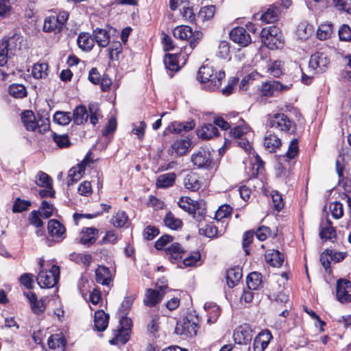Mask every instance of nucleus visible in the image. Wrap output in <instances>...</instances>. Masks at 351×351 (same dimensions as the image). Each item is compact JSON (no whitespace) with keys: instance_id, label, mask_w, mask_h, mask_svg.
Returning <instances> with one entry per match:
<instances>
[{"instance_id":"f257e3e1","label":"nucleus","mask_w":351,"mask_h":351,"mask_svg":"<svg viewBox=\"0 0 351 351\" xmlns=\"http://www.w3.org/2000/svg\"><path fill=\"white\" fill-rule=\"evenodd\" d=\"M225 76L223 71H217L208 64L202 66L197 73V79L202 84V88L210 92L219 88Z\"/></svg>"},{"instance_id":"f03ea898","label":"nucleus","mask_w":351,"mask_h":351,"mask_svg":"<svg viewBox=\"0 0 351 351\" xmlns=\"http://www.w3.org/2000/svg\"><path fill=\"white\" fill-rule=\"evenodd\" d=\"M173 36L182 40H190V47L194 49L200 39L202 38V33L199 31L193 32L192 28L188 25H180L173 30Z\"/></svg>"},{"instance_id":"7ed1b4c3","label":"nucleus","mask_w":351,"mask_h":351,"mask_svg":"<svg viewBox=\"0 0 351 351\" xmlns=\"http://www.w3.org/2000/svg\"><path fill=\"white\" fill-rule=\"evenodd\" d=\"M59 267L53 265L49 269H42L37 276V282L41 288L53 287L59 280Z\"/></svg>"},{"instance_id":"20e7f679","label":"nucleus","mask_w":351,"mask_h":351,"mask_svg":"<svg viewBox=\"0 0 351 351\" xmlns=\"http://www.w3.org/2000/svg\"><path fill=\"white\" fill-rule=\"evenodd\" d=\"M69 12L60 11L57 15H51L45 19L43 30L47 32H60L69 19Z\"/></svg>"},{"instance_id":"39448f33","label":"nucleus","mask_w":351,"mask_h":351,"mask_svg":"<svg viewBox=\"0 0 351 351\" xmlns=\"http://www.w3.org/2000/svg\"><path fill=\"white\" fill-rule=\"evenodd\" d=\"M191 160L197 169H212L214 162L211 152L206 148H200L191 155Z\"/></svg>"},{"instance_id":"423d86ee","label":"nucleus","mask_w":351,"mask_h":351,"mask_svg":"<svg viewBox=\"0 0 351 351\" xmlns=\"http://www.w3.org/2000/svg\"><path fill=\"white\" fill-rule=\"evenodd\" d=\"M330 64L328 56L324 52L317 51L311 55L308 66L313 71V73H319L325 72Z\"/></svg>"},{"instance_id":"0eeeda50","label":"nucleus","mask_w":351,"mask_h":351,"mask_svg":"<svg viewBox=\"0 0 351 351\" xmlns=\"http://www.w3.org/2000/svg\"><path fill=\"white\" fill-rule=\"evenodd\" d=\"M336 298L341 304L351 302V281L340 278L336 283Z\"/></svg>"},{"instance_id":"6e6552de","label":"nucleus","mask_w":351,"mask_h":351,"mask_svg":"<svg viewBox=\"0 0 351 351\" xmlns=\"http://www.w3.org/2000/svg\"><path fill=\"white\" fill-rule=\"evenodd\" d=\"M291 84L284 85L279 81L271 80L263 83L259 90L262 96L271 97L275 95L276 93H280L289 90Z\"/></svg>"},{"instance_id":"1a4fd4ad","label":"nucleus","mask_w":351,"mask_h":351,"mask_svg":"<svg viewBox=\"0 0 351 351\" xmlns=\"http://www.w3.org/2000/svg\"><path fill=\"white\" fill-rule=\"evenodd\" d=\"M252 337L253 331L248 324L238 326L233 333L234 342L240 345L250 344Z\"/></svg>"},{"instance_id":"9d476101","label":"nucleus","mask_w":351,"mask_h":351,"mask_svg":"<svg viewBox=\"0 0 351 351\" xmlns=\"http://www.w3.org/2000/svg\"><path fill=\"white\" fill-rule=\"evenodd\" d=\"M269 125L278 131L288 132L291 129L292 122L286 114L278 113L271 117Z\"/></svg>"},{"instance_id":"9b49d317","label":"nucleus","mask_w":351,"mask_h":351,"mask_svg":"<svg viewBox=\"0 0 351 351\" xmlns=\"http://www.w3.org/2000/svg\"><path fill=\"white\" fill-rule=\"evenodd\" d=\"M90 162L89 154H87L80 163L69 169L67 176L68 186L73 184L82 178L86 165Z\"/></svg>"},{"instance_id":"f8f14e48","label":"nucleus","mask_w":351,"mask_h":351,"mask_svg":"<svg viewBox=\"0 0 351 351\" xmlns=\"http://www.w3.org/2000/svg\"><path fill=\"white\" fill-rule=\"evenodd\" d=\"M165 252L168 260L173 264L180 263L186 252V250L177 242L165 247Z\"/></svg>"},{"instance_id":"ddd939ff","label":"nucleus","mask_w":351,"mask_h":351,"mask_svg":"<svg viewBox=\"0 0 351 351\" xmlns=\"http://www.w3.org/2000/svg\"><path fill=\"white\" fill-rule=\"evenodd\" d=\"M229 35L230 39L241 47H246L252 42L249 32L243 27L233 28Z\"/></svg>"},{"instance_id":"4468645a","label":"nucleus","mask_w":351,"mask_h":351,"mask_svg":"<svg viewBox=\"0 0 351 351\" xmlns=\"http://www.w3.org/2000/svg\"><path fill=\"white\" fill-rule=\"evenodd\" d=\"M47 230L49 235L56 242L62 241L65 236V228L56 219H50L47 224Z\"/></svg>"},{"instance_id":"2eb2a0df","label":"nucleus","mask_w":351,"mask_h":351,"mask_svg":"<svg viewBox=\"0 0 351 351\" xmlns=\"http://www.w3.org/2000/svg\"><path fill=\"white\" fill-rule=\"evenodd\" d=\"M99 237V230L95 228H84L80 233L79 243L89 247L93 245Z\"/></svg>"},{"instance_id":"dca6fc26","label":"nucleus","mask_w":351,"mask_h":351,"mask_svg":"<svg viewBox=\"0 0 351 351\" xmlns=\"http://www.w3.org/2000/svg\"><path fill=\"white\" fill-rule=\"evenodd\" d=\"M14 38H9L8 40H0V66H4L9 57L12 54V43Z\"/></svg>"},{"instance_id":"f3484780","label":"nucleus","mask_w":351,"mask_h":351,"mask_svg":"<svg viewBox=\"0 0 351 351\" xmlns=\"http://www.w3.org/2000/svg\"><path fill=\"white\" fill-rule=\"evenodd\" d=\"M178 204L179 207L184 211H186L190 214H194V217L196 218L197 220H201V218L202 217V215H199L198 217L195 216V211L197 209V203L196 202L189 197H182Z\"/></svg>"},{"instance_id":"a211bd4d","label":"nucleus","mask_w":351,"mask_h":351,"mask_svg":"<svg viewBox=\"0 0 351 351\" xmlns=\"http://www.w3.org/2000/svg\"><path fill=\"white\" fill-rule=\"evenodd\" d=\"M191 146V141L187 138L178 139L172 143L169 152L171 154H176V156L184 155Z\"/></svg>"},{"instance_id":"6ab92c4d","label":"nucleus","mask_w":351,"mask_h":351,"mask_svg":"<svg viewBox=\"0 0 351 351\" xmlns=\"http://www.w3.org/2000/svg\"><path fill=\"white\" fill-rule=\"evenodd\" d=\"M163 295V293H161L160 291L158 290L147 289L146 290L145 297L144 298L143 302L147 306H155L162 300Z\"/></svg>"},{"instance_id":"aec40b11","label":"nucleus","mask_w":351,"mask_h":351,"mask_svg":"<svg viewBox=\"0 0 351 351\" xmlns=\"http://www.w3.org/2000/svg\"><path fill=\"white\" fill-rule=\"evenodd\" d=\"M24 295L27 298L32 311L36 314H40L45 309L44 301L43 300H38L36 294L32 291L24 292Z\"/></svg>"},{"instance_id":"412c9836","label":"nucleus","mask_w":351,"mask_h":351,"mask_svg":"<svg viewBox=\"0 0 351 351\" xmlns=\"http://www.w3.org/2000/svg\"><path fill=\"white\" fill-rule=\"evenodd\" d=\"M326 224L321 223L319 226V237L323 241L330 240L336 238V230L332 226V222L329 219L326 221Z\"/></svg>"},{"instance_id":"4be33fe9","label":"nucleus","mask_w":351,"mask_h":351,"mask_svg":"<svg viewBox=\"0 0 351 351\" xmlns=\"http://www.w3.org/2000/svg\"><path fill=\"white\" fill-rule=\"evenodd\" d=\"M280 14V8L275 5H272L262 14L261 19L265 23H272L278 20Z\"/></svg>"},{"instance_id":"5701e85b","label":"nucleus","mask_w":351,"mask_h":351,"mask_svg":"<svg viewBox=\"0 0 351 351\" xmlns=\"http://www.w3.org/2000/svg\"><path fill=\"white\" fill-rule=\"evenodd\" d=\"M176 175L175 173H167L160 175L156 182L157 188L165 189L172 186L176 181Z\"/></svg>"},{"instance_id":"b1692460","label":"nucleus","mask_w":351,"mask_h":351,"mask_svg":"<svg viewBox=\"0 0 351 351\" xmlns=\"http://www.w3.org/2000/svg\"><path fill=\"white\" fill-rule=\"evenodd\" d=\"M265 256L266 261L272 267H279L284 261V256L278 250H268Z\"/></svg>"},{"instance_id":"393cba45","label":"nucleus","mask_w":351,"mask_h":351,"mask_svg":"<svg viewBox=\"0 0 351 351\" xmlns=\"http://www.w3.org/2000/svg\"><path fill=\"white\" fill-rule=\"evenodd\" d=\"M219 134L217 128L211 123L205 124L197 130V136L204 140H208Z\"/></svg>"},{"instance_id":"a878e982","label":"nucleus","mask_w":351,"mask_h":351,"mask_svg":"<svg viewBox=\"0 0 351 351\" xmlns=\"http://www.w3.org/2000/svg\"><path fill=\"white\" fill-rule=\"evenodd\" d=\"M95 280L99 284L108 285L111 281V274L109 269L99 265L95 270Z\"/></svg>"},{"instance_id":"bb28decb","label":"nucleus","mask_w":351,"mask_h":351,"mask_svg":"<svg viewBox=\"0 0 351 351\" xmlns=\"http://www.w3.org/2000/svg\"><path fill=\"white\" fill-rule=\"evenodd\" d=\"M184 185L186 189L196 191L201 187L202 183L197 173H190L184 177Z\"/></svg>"},{"instance_id":"cd10ccee","label":"nucleus","mask_w":351,"mask_h":351,"mask_svg":"<svg viewBox=\"0 0 351 351\" xmlns=\"http://www.w3.org/2000/svg\"><path fill=\"white\" fill-rule=\"evenodd\" d=\"M93 35L94 36V41H95L99 46L106 47L108 45L110 35L106 29L96 28L93 31Z\"/></svg>"},{"instance_id":"c85d7f7f","label":"nucleus","mask_w":351,"mask_h":351,"mask_svg":"<svg viewBox=\"0 0 351 351\" xmlns=\"http://www.w3.org/2000/svg\"><path fill=\"white\" fill-rule=\"evenodd\" d=\"M204 309L207 313V323L211 324L216 322L221 314L219 306L213 303H206L204 304Z\"/></svg>"},{"instance_id":"c756f323","label":"nucleus","mask_w":351,"mask_h":351,"mask_svg":"<svg viewBox=\"0 0 351 351\" xmlns=\"http://www.w3.org/2000/svg\"><path fill=\"white\" fill-rule=\"evenodd\" d=\"M22 122L25 128L29 131H34L37 128L38 123L36 121V117L32 110H26L22 113Z\"/></svg>"},{"instance_id":"7c9ffc66","label":"nucleus","mask_w":351,"mask_h":351,"mask_svg":"<svg viewBox=\"0 0 351 351\" xmlns=\"http://www.w3.org/2000/svg\"><path fill=\"white\" fill-rule=\"evenodd\" d=\"M77 43L79 47L86 51H90L95 45L94 39L88 33L84 32L79 34Z\"/></svg>"},{"instance_id":"2f4dec72","label":"nucleus","mask_w":351,"mask_h":351,"mask_svg":"<svg viewBox=\"0 0 351 351\" xmlns=\"http://www.w3.org/2000/svg\"><path fill=\"white\" fill-rule=\"evenodd\" d=\"M281 145V140L274 134L268 133L264 139V146L265 149L272 153L275 152L276 149Z\"/></svg>"},{"instance_id":"473e14b6","label":"nucleus","mask_w":351,"mask_h":351,"mask_svg":"<svg viewBox=\"0 0 351 351\" xmlns=\"http://www.w3.org/2000/svg\"><path fill=\"white\" fill-rule=\"evenodd\" d=\"M242 278L241 269L239 267L230 268L226 271V280L228 287H234Z\"/></svg>"},{"instance_id":"72a5a7b5","label":"nucleus","mask_w":351,"mask_h":351,"mask_svg":"<svg viewBox=\"0 0 351 351\" xmlns=\"http://www.w3.org/2000/svg\"><path fill=\"white\" fill-rule=\"evenodd\" d=\"M109 317L103 311H98L95 313V327L98 331H104L108 324Z\"/></svg>"},{"instance_id":"f704fd0d","label":"nucleus","mask_w":351,"mask_h":351,"mask_svg":"<svg viewBox=\"0 0 351 351\" xmlns=\"http://www.w3.org/2000/svg\"><path fill=\"white\" fill-rule=\"evenodd\" d=\"M197 327V325L194 323L191 324L190 322H184L183 324H177L175 332L177 335H186V336H193L196 335V330L195 328Z\"/></svg>"},{"instance_id":"c9c22d12","label":"nucleus","mask_w":351,"mask_h":351,"mask_svg":"<svg viewBox=\"0 0 351 351\" xmlns=\"http://www.w3.org/2000/svg\"><path fill=\"white\" fill-rule=\"evenodd\" d=\"M88 114L87 110L84 106H77L73 113V121L77 125H82L87 121Z\"/></svg>"},{"instance_id":"e433bc0d","label":"nucleus","mask_w":351,"mask_h":351,"mask_svg":"<svg viewBox=\"0 0 351 351\" xmlns=\"http://www.w3.org/2000/svg\"><path fill=\"white\" fill-rule=\"evenodd\" d=\"M247 288L250 290H257L262 284V275L259 272L253 271L248 274L246 279Z\"/></svg>"},{"instance_id":"4c0bfd02","label":"nucleus","mask_w":351,"mask_h":351,"mask_svg":"<svg viewBox=\"0 0 351 351\" xmlns=\"http://www.w3.org/2000/svg\"><path fill=\"white\" fill-rule=\"evenodd\" d=\"M130 339V332L128 330L119 329L114 334V337L109 341L111 345L123 346L128 342Z\"/></svg>"},{"instance_id":"58836bf2","label":"nucleus","mask_w":351,"mask_h":351,"mask_svg":"<svg viewBox=\"0 0 351 351\" xmlns=\"http://www.w3.org/2000/svg\"><path fill=\"white\" fill-rule=\"evenodd\" d=\"M313 32V26L306 22L300 23L297 28L296 34L301 40L307 39Z\"/></svg>"},{"instance_id":"ea45409f","label":"nucleus","mask_w":351,"mask_h":351,"mask_svg":"<svg viewBox=\"0 0 351 351\" xmlns=\"http://www.w3.org/2000/svg\"><path fill=\"white\" fill-rule=\"evenodd\" d=\"M163 62L165 68L171 72H176L179 70V66L178 64V57L176 55L167 53L164 56Z\"/></svg>"},{"instance_id":"a19ab883","label":"nucleus","mask_w":351,"mask_h":351,"mask_svg":"<svg viewBox=\"0 0 351 351\" xmlns=\"http://www.w3.org/2000/svg\"><path fill=\"white\" fill-rule=\"evenodd\" d=\"M163 221L165 225L172 230H178L182 226V221L176 218L171 212L167 213Z\"/></svg>"},{"instance_id":"79ce46f5","label":"nucleus","mask_w":351,"mask_h":351,"mask_svg":"<svg viewBox=\"0 0 351 351\" xmlns=\"http://www.w3.org/2000/svg\"><path fill=\"white\" fill-rule=\"evenodd\" d=\"M48 64L47 63L35 64L32 69V74L36 79H41L47 75Z\"/></svg>"},{"instance_id":"37998d69","label":"nucleus","mask_w":351,"mask_h":351,"mask_svg":"<svg viewBox=\"0 0 351 351\" xmlns=\"http://www.w3.org/2000/svg\"><path fill=\"white\" fill-rule=\"evenodd\" d=\"M9 93L15 98L21 99L27 96V90L23 84H13L9 86Z\"/></svg>"},{"instance_id":"c03bdc74","label":"nucleus","mask_w":351,"mask_h":351,"mask_svg":"<svg viewBox=\"0 0 351 351\" xmlns=\"http://www.w3.org/2000/svg\"><path fill=\"white\" fill-rule=\"evenodd\" d=\"M332 32L333 27L331 23L322 24L317 31V36L319 40H324L330 37Z\"/></svg>"},{"instance_id":"a18cd8bd","label":"nucleus","mask_w":351,"mask_h":351,"mask_svg":"<svg viewBox=\"0 0 351 351\" xmlns=\"http://www.w3.org/2000/svg\"><path fill=\"white\" fill-rule=\"evenodd\" d=\"M31 206L32 202L30 201L17 197L14 202L12 210L14 213H22L28 210Z\"/></svg>"},{"instance_id":"49530a36","label":"nucleus","mask_w":351,"mask_h":351,"mask_svg":"<svg viewBox=\"0 0 351 351\" xmlns=\"http://www.w3.org/2000/svg\"><path fill=\"white\" fill-rule=\"evenodd\" d=\"M267 72L274 77H279L282 74V62L274 60L267 65Z\"/></svg>"},{"instance_id":"de8ad7c7","label":"nucleus","mask_w":351,"mask_h":351,"mask_svg":"<svg viewBox=\"0 0 351 351\" xmlns=\"http://www.w3.org/2000/svg\"><path fill=\"white\" fill-rule=\"evenodd\" d=\"M215 12V6L210 5L202 7L199 11L197 17L202 21L211 19Z\"/></svg>"},{"instance_id":"09e8293b","label":"nucleus","mask_w":351,"mask_h":351,"mask_svg":"<svg viewBox=\"0 0 351 351\" xmlns=\"http://www.w3.org/2000/svg\"><path fill=\"white\" fill-rule=\"evenodd\" d=\"M36 184L38 186L50 189L52 186V180L46 173L39 171L36 176Z\"/></svg>"},{"instance_id":"8fccbe9b","label":"nucleus","mask_w":351,"mask_h":351,"mask_svg":"<svg viewBox=\"0 0 351 351\" xmlns=\"http://www.w3.org/2000/svg\"><path fill=\"white\" fill-rule=\"evenodd\" d=\"M48 346L50 348H62V350L65 348L66 342L64 339L61 337L60 335L55 334L51 335L47 341Z\"/></svg>"},{"instance_id":"3c124183","label":"nucleus","mask_w":351,"mask_h":351,"mask_svg":"<svg viewBox=\"0 0 351 351\" xmlns=\"http://www.w3.org/2000/svg\"><path fill=\"white\" fill-rule=\"evenodd\" d=\"M299 152V147H298V140L297 138H293L289 146V149L285 154V155L283 156L286 161H288L289 160L293 159Z\"/></svg>"},{"instance_id":"603ef678","label":"nucleus","mask_w":351,"mask_h":351,"mask_svg":"<svg viewBox=\"0 0 351 351\" xmlns=\"http://www.w3.org/2000/svg\"><path fill=\"white\" fill-rule=\"evenodd\" d=\"M53 121L59 125H68L71 121V113L58 111L53 115Z\"/></svg>"},{"instance_id":"864d4df0","label":"nucleus","mask_w":351,"mask_h":351,"mask_svg":"<svg viewBox=\"0 0 351 351\" xmlns=\"http://www.w3.org/2000/svg\"><path fill=\"white\" fill-rule=\"evenodd\" d=\"M90 113V122L93 125H95L99 121V107L97 103H91L88 106Z\"/></svg>"},{"instance_id":"5fc2aeb1","label":"nucleus","mask_w":351,"mask_h":351,"mask_svg":"<svg viewBox=\"0 0 351 351\" xmlns=\"http://www.w3.org/2000/svg\"><path fill=\"white\" fill-rule=\"evenodd\" d=\"M128 221V216L123 211L118 212L111 219V223L117 228L123 227Z\"/></svg>"},{"instance_id":"6e6d98bb","label":"nucleus","mask_w":351,"mask_h":351,"mask_svg":"<svg viewBox=\"0 0 351 351\" xmlns=\"http://www.w3.org/2000/svg\"><path fill=\"white\" fill-rule=\"evenodd\" d=\"M255 232L253 230H248L245 232L243 237V248L246 255L250 254V245L252 243Z\"/></svg>"},{"instance_id":"4d7b16f0","label":"nucleus","mask_w":351,"mask_h":351,"mask_svg":"<svg viewBox=\"0 0 351 351\" xmlns=\"http://www.w3.org/2000/svg\"><path fill=\"white\" fill-rule=\"evenodd\" d=\"M109 58L111 60H117L119 55L122 51V46L120 42L112 43L108 48Z\"/></svg>"},{"instance_id":"13d9d810","label":"nucleus","mask_w":351,"mask_h":351,"mask_svg":"<svg viewBox=\"0 0 351 351\" xmlns=\"http://www.w3.org/2000/svg\"><path fill=\"white\" fill-rule=\"evenodd\" d=\"M52 138L54 142L60 148L67 147L70 145L68 136L66 134L59 135L55 132H53Z\"/></svg>"},{"instance_id":"bf43d9fd","label":"nucleus","mask_w":351,"mask_h":351,"mask_svg":"<svg viewBox=\"0 0 351 351\" xmlns=\"http://www.w3.org/2000/svg\"><path fill=\"white\" fill-rule=\"evenodd\" d=\"M262 41L271 49H277L281 44V37H261Z\"/></svg>"},{"instance_id":"052dcab7","label":"nucleus","mask_w":351,"mask_h":351,"mask_svg":"<svg viewBox=\"0 0 351 351\" xmlns=\"http://www.w3.org/2000/svg\"><path fill=\"white\" fill-rule=\"evenodd\" d=\"M232 211V208L228 205L224 204L221 206L215 213V219L221 221L224 218L228 217Z\"/></svg>"},{"instance_id":"680f3d73","label":"nucleus","mask_w":351,"mask_h":351,"mask_svg":"<svg viewBox=\"0 0 351 351\" xmlns=\"http://www.w3.org/2000/svg\"><path fill=\"white\" fill-rule=\"evenodd\" d=\"M330 210L335 219H340L343 215V204L339 202H335L330 204Z\"/></svg>"},{"instance_id":"e2e57ef3","label":"nucleus","mask_w":351,"mask_h":351,"mask_svg":"<svg viewBox=\"0 0 351 351\" xmlns=\"http://www.w3.org/2000/svg\"><path fill=\"white\" fill-rule=\"evenodd\" d=\"M134 300V298L132 295L125 297L119 309L121 315H128L130 308L132 306Z\"/></svg>"},{"instance_id":"0e129e2a","label":"nucleus","mask_w":351,"mask_h":351,"mask_svg":"<svg viewBox=\"0 0 351 351\" xmlns=\"http://www.w3.org/2000/svg\"><path fill=\"white\" fill-rule=\"evenodd\" d=\"M338 34L341 40L346 42L351 40V27L348 25H342L338 31Z\"/></svg>"},{"instance_id":"69168bd1","label":"nucleus","mask_w":351,"mask_h":351,"mask_svg":"<svg viewBox=\"0 0 351 351\" xmlns=\"http://www.w3.org/2000/svg\"><path fill=\"white\" fill-rule=\"evenodd\" d=\"M281 37V32L276 26H271L267 28H263L261 32V37Z\"/></svg>"},{"instance_id":"338daca9","label":"nucleus","mask_w":351,"mask_h":351,"mask_svg":"<svg viewBox=\"0 0 351 351\" xmlns=\"http://www.w3.org/2000/svg\"><path fill=\"white\" fill-rule=\"evenodd\" d=\"M201 255L199 252H194L191 255L184 258L182 264L184 267H191L196 264V263L200 259Z\"/></svg>"},{"instance_id":"774afa93","label":"nucleus","mask_w":351,"mask_h":351,"mask_svg":"<svg viewBox=\"0 0 351 351\" xmlns=\"http://www.w3.org/2000/svg\"><path fill=\"white\" fill-rule=\"evenodd\" d=\"M272 336L269 330L261 332V341L260 347L256 346V351H263L268 346Z\"/></svg>"}]
</instances>
